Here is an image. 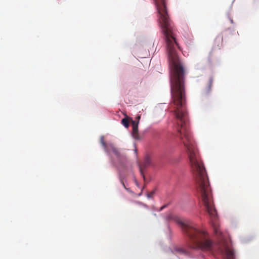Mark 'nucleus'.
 <instances>
[{
	"instance_id": "nucleus-1",
	"label": "nucleus",
	"mask_w": 259,
	"mask_h": 259,
	"mask_svg": "<svg viewBox=\"0 0 259 259\" xmlns=\"http://www.w3.org/2000/svg\"><path fill=\"white\" fill-rule=\"evenodd\" d=\"M166 1L154 0L158 13V21L165 37L168 51L171 96L170 108L176 119L179 136L185 147L189 158L196 187H210L204 164L188 129L185 69L176 51V47H179L175 37L174 25L167 13Z\"/></svg>"
},
{
	"instance_id": "nucleus-2",
	"label": "nucleus",
	"mask_w": 259,
	"mask_h": 259,
	"mask_svg": "<svg viewBox=\"0 0 259 259\" xmlns=\"http://www.w3.org/2000/svg\"><path fill=\"white\" fill-rule=\"evenodd\" d=\"M179 224L188 238V244L190 248L202 250L211 249L213 242L210 239L207 232L197 228L192 223H186L179 221Z\"/></svg>"
},
{
	"instance_id": "nucleus-3",
	"label": "nucleus",
	"mask_w": 259,
	"mask_h": 259,
	"mask_svg": "<svg viewBox=\"0 0 259 259\" xmlns=\"http://www.w3.org/2000/svg\"><path fill=\"white\" fill-rule=\"evenodd\" d=\"M100 142L107 152L109 153L110 152H112L118 158H120L121 154L119 150L114 146L113 144L110 143L106 144L104 140L103 137L101 138Z\"/></svg>"
},
{
	"instance_id": "nucleus-4",
	"label": "nucleus",
	"mask_w": 259,
	"mask_h": 259,
	"mask_svg": "<svg viewBox=\"0 0 259 259\" xmlns=\"http://www.w3.org/2000/svg\"><path fill=\"white\" fill-rule=\"evenodd\" d=\"M151 164V158L150 156H146L145 158L144 161L142 164L139 165L140 171L141 175L143 176L144 181H145V177L144 175V169H145Z\"/></svg>"
},
{
	"instance_id": "nucleus-5",
	"label": "nucleus",
	"mask_w": 259,
	"mask_h": 259,
	"mask_svg": "<svg viewBox=\"0 0 259 259\" xmlns=\"http://www.w3.org/2000/svg\"><path fill=\"white\" fill-rule=\"evenodd\" d=\"M138 123L139 121L136 122L135 121H132L133 130L132 135L133 137L136 139H139L140 137L138 134Z\"/></svg>"
},
{
	"instance_id": "nucleus-6",
	"label": "nucleus",
	"mask_w": 259,
	"mask_h": 259,
	"mask_svg": "<svg viewBox=\"0 0 259 259\" xmlns=\"http://www.w3.org/2000/svg\"><path fill=\"white\" fill-rule=\"evenodd\" d=\"M223 44V37L221 36H217L214 40V44L218 47H222Z\"/></svg>"
},
{
	"instance_id": "nucleus-7",
	"label": "nucleus",
	"mask_w": 259,
	"mask_h": 259,
	"mask_svg": "<svg viewBox=\"0 0 259 259\" xmlns=\"http://www.w3.org/2000/svg\"><path fill=\"white\" fill-rule=\"evenodd\" d=\"M121 123L125 127H128L129 126L128 120L126 118H123L122 119Z\"/></svg>"
},
{
	"instance_id": "nucleus-8",
	"label": "nucleus",
	"mask_w": 259,
	"mask_h": 259,
	"mask_svg": "<svg viewBox=\"0 0 259 259\" xmlns=\"http://www.w3.org/2000/svg\"><path fill=\"white\" fill-rule=\"evenodd\" d=\"M176 251L178 252V253H182V254H186L187 251L182 248H177L176 249Z\"/></svg>"
},
{
	"instance_id": "nucleus-9",
	"label": "nucleus",
	"mask_w": 259,
	"mask_h": 259,
	"mask_svg": "<svg viewBox=\"0 0 259 259\" xmlns=\"http://www.w3.org/2000/svg\"><path fill=\"white\" fill-rule=\"evenodd\" d=\"M155 194V191H151L150 192H149L147 194V196L148 198H151L153 197V195H154Z\"/></svg>"
},
{
	"instance_id": "nucleus-10",
	"label": "nucleus",
	"mask_w": 259,
	"mask_h": 259,
	"mask_svg": "<svg viewBox=\"0 0 259 259\" xmlns=\"http://www.w3.org/2000/svg\"><path fill=\"white\" fill-rule=\"evenodd\" d=\"M213 83V79L212 78H210L209 79V89L211 88L212 85Z\"/></svg>"
},
{
	"instance_id": "nucleus-11",
	"label": "nucleus",
	"mask_w": 259,
	"mask_h": 259,
	"mask_svg": "<svg viewBox=\"0 0 259 259\" xmlns=\"http://www.w3.org/2000/svg\"><path fill=\"white\" fill-rule=\"evenodd\" d=\"M120 181H121V183H122V184L123 186L124 187V188L126 190H127V189L125 187V185H124V182H123V180L121 179V180H120Z\"/></svg>"
},
{
	"instance_id": "nucleus-12",
	"label": "nucleus",
	"mask_w": 259,
	"mask_h": 259,
	"mask_svg": "<svg viewBox=\"0 0 259 259\" xmlns=\"http://www.w3.org/2000/svg\"><path fill=\"white\" fill-rule=\"evenodd\" d=\"M166 207V205H164V206H162V207L160 208V210H162V209H163L164 207Z\"/></svg>"
},
{
	"instance_id": "nucleus-13",
	"label": "nucleus",
	"mask_w": 259,
	"mask_h": 259,
	"mask_svg": "<svg viewBox=\"0 0 259 259\" xmlns=\"http://www.w3.org/2000/svg\"><path fill=\"white\" fill-rule=\"evenodd\" d=\"M137 119L139 120L140 119V116H138L137 117Z\"/></svg>"
},
{
	"instance_id": "nucleus-14",
	"label": "nucleus",
	"mask_w": 259,
	"mask_h": 259,
	"mask_svg": "<svg viewBox=\"0 0 259 259\" xmlns=\"http://www.w3.org/2000/svg\"><path fill=\"white\" fill-rule=\"evenodd\" d=\"M230 22H231V23H233V20L230 19Z\"/></svg>"
},
{
	"instance_id": "nucleus-15",
	"label": "nucleus",
	"mask_w": 259,
	"mask_h": 259,
	"mask_svg": "<svg viewBox=\"0 0 259 259\" xmlns=\"http://www.w3.org/2000/svg\"><path fill=\"white\" fill-rule=\"evenodd\" d=\"M258 0H254V2H256Z\"/></svg>"
}]
</instances>
